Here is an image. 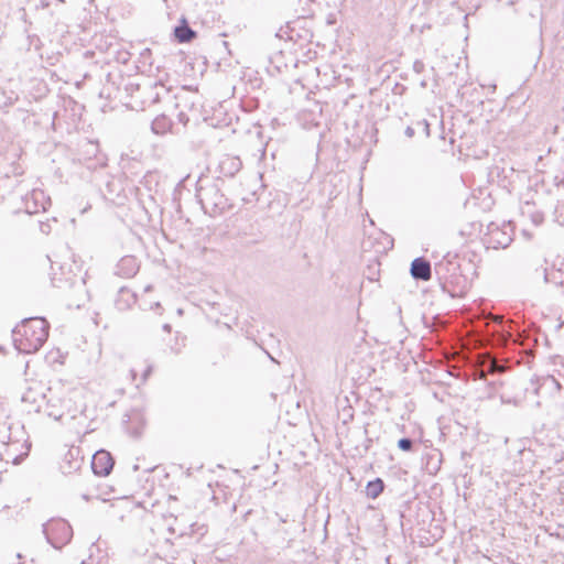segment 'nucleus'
Here are the masks:
<instances>
[{
    "mask_svg": "<svg viewBox=\"0 0 564 564\" xmlns=\"http://www.w3.org/2000/svg\"><path fill=\"white\" fill-rule=\"evenodd\" d=\"M533 205H531L530 203H525V206L523 209V214H528L531 221L535 225V226H540L543 221H544V214L540 210H535L533 209Z\"/></svg>",
    "mask_w": 564,
    "mask_h": 564,
    "instance_id": "nucleus-15",
    "label": "nucleus"
},
{
    "mask_svg": "<svg viewBox=\"0 0 564 564\" xmlns=\"http://www.w3.org/2000/svg\"><path fill=\"white\" fill-rule=\"evenodd\" d=\"M134 106L144 110L161 101L171 100V88L162 80L145 79L143 83H129L124 86Z\"/></svg>",
    "mask_w": 564,
    "mask_h": 564,
    "instance_id": "nucleus-3",
    "label": "nucleus"
},
{
    "mask_svg": "<svg viewBox=\"0 0 564 564\" xmlns=\"http://www.w3.org/2000/svg\"><path fill=\"white\" fill-rule=\"evenodd\" d=\"M555 47L558 51V57L564 63V32H558L555 36Z\"/></svg>",
    "mask_w": 564,
    "mask_h": 564,
    "instance_id": "nucleus-16",
    "label": "nucleus"
},
{
    "mask_svg": "<svg viewBox=\"0 0 564 564\" xmlns=\"http://www.w3.org/2000/svg\"><path fill=\"white\" fill-rule=\"evenodd\" d=\"M178 120L185 124L187 122L188 118L186 117L185 113L180 112L178 113Z\"/></svg>",
    "mask_w": 564,
    "mask_h": 564,
    "instance_id": "nucleus-25",
    "label": "nucleus"
},
{
    "mask_svg": "<svg viewBox=\"0 0 564 564\" xmlns=\"http://www.w3.org/2000/svg\"><path fill=\"white\" fill-rule=\"evenodd\" d=\"M419 126H423L426 135L430 134V124L426 120L417 122Z\"/></svg>",
    "mask_w": 564,
    "mask_h": 564,
    "instance_id": "nucleus-23",
    "label": "nucleus"
},
{
    "mask_svg": "<svg viewBox=\"0 0 564 564\" xmlns=\"http://www.w3.org/2000/svg\"><path fill=\"white\" fill-rule=\"evenodd\" d=\"M371 445H372V438L366 437L365 443H364V453H367L370 449Z\"/></svg>",
    "mask_w": 564,
    "mask_h": 564,
    "instance_id": "nucleus-22",
    "label": "nucleus"
},
{
    "mask_svg": "<svg viewBox=\"0 0 564 564\" xmlns=\"http://www.w3.org/2000/svg\"><path fill=\"white\" fill-rule=\"evenodd\" d=\"M162 328H163V330H164V332L170 333V332H171V329H172V326H171L170 324H164V325L162 326Z\"/></svg>",
    "mask_w": 564,
    "mask_h": 564,
    "instance_id": "nucleus-27",
    "label": "nucleus"
},
{
    "mask_svg": "<svg viewBox=\"0 0 564 564\" xmlns=\"http://www.w3.org/2000/svg\"><path fill=\"white\" fill-rule=\"evenodd\" d=\"M50 225L41 224V231L44 234H48Z\"/></svg>",
    "mask_w": 564,
    "mask_h": 564,
    "instance_id": "nucleus-26",
    "label": "nucleus"
},
{
    "mask_svg": "<svg viewBox=\"0 0 564 564\" xmlns=\"http://www.w3.org/2000/svg\"><path fill=\"white\" fill-rule=\"evenodd\" d=\"M226 182L220 176L210 178L202 176L196 183V197L204 213L210 217H219L234 209V203L224 189Z\"/></svg>",
    "mask_w": 564,
    "mask_h": 564,
    "instance_id": "nucleus-1",
    "label": "nucleus"
},
{
    "mask_svg": "<svg viewBox=\"0 0 564 564\" xmlns=\"http://www.w3.org/2000/svg\"><path fill=\"white\" fill-rule=\"evenodd\" d=\"M404 134L408 137V138H412L414 134H415V131L412 127L408 126L404 130Z\"/></svg>",
    "mask_w": 564,
    "mask_h": 564,
    "instance_id": "nucleus-24",
    "label": "nucleus"
},
{
    "mask_svg": "<svg viewBox=\"0 0 564 564\" xmlns=\"http://www.w3.org/2000/svg\"><path fill=\"white\" fill-rule=\"evenodd\" d=\"M312 1H313V0H305V2H306V3H310V2H312Z\"/></svg>",
    "mask_w": 564,
    "mask_h": 564,
    "instance_id": "nucleus-37",
    "label": "nucleus"
},
{
    "mask_svg": "<svg viewBox=\"0 0 564 564\" xmlns=\"http://www.w3.org/2000/svg\"><path fill=\"white\" fill-rule=\"evenodd\" d=\"M68 280H63L62 278L52 276V284L55 288H62L64 283H67Z\"/></svg>",
    "mask_w": 564,
    "mask_h": 564,
    "instance_id": "nucleus-18",
    "label": "nucleus"
},
{
    "mask_svg": "<svg viewBox=\"0 0 564 564\" xmlns=\"http://www.w3.org/2000/svg\"><path fill=\"white\" fill-rule=\"evenodd\" d=\"M12 337L19 352L34 354L47 340L48 324L43 317L25 318L12 330Z\"/></svg>",
    "mask_w": 564,
    "mask_h": 564,
    "instance_id": "nucleus-2",
    "label": "nucleus"
},
{
    "mask_svg": "<svg viewBox=\"0 0 564 564\" xmlns=\"http://www.w3.org/2000/svg\"><path fill=\"white\" fill-rule=\"evenodd\" d=\"M242 162L238 156L225 155L218 164V176L223 180L234 177L240 172Z\"/></svg>",
    "mask_w": 564,
    "mask_h": 564,
    "instance_id": "nucleus-8",
    "label": "nucleus"
},
{
    "mask_svg": "<svg viewBox=\"0 0 564 564\" xmlns=\"http://www.w3.org/2000/svg\"><path fill=\"white\" fill-rule=\"evenodd\" d=\"M414 447V441L410 437H402L398 441V448L403 452H412Z\"/></svg>",
    "mask_w": 564,
    "mask_h": 564,
    "instance_id": "nucleus-17",
    "label": "nucleus"
},
{
    "mask_svg": "<svg viewBox=\"0 0 564 564\" xmlns=\"http://www.w3.org/2000/svg\"><path fill=\"white\" fill-rule=\"evenodd\" d=\"M115 466V458L106 449L97 451L91 458V469L97 476H108Z\"/></svg>",
    "mask_w": 564,
    "mask_h": 564,
    "instance_id": "nucleus-6",
    "label": "nucleus"
},
{
    "mask_svg": "<svg viewBox=\"0 0 564 564\" xmlns=\"http://www.w3.org/2000/svg\"><path fill=\"white\" fill-rule=\"evenodd\" d=\"M563 270H564V261L561 262L560 268H558V271H563Z\"/></svg>",
    "mask_w": 564,
    "mask_h": 564,
    "instance_id": "nucleus-33",
    "label": "nucleus"
},
{
    "mask_svg": "<svg viewBox=\"0 0 564 564\" xmlns=\"http://www.w3.org/2000/svg\"><path fill=\"white\" fill-rule=\"evenodd\" d=\"M544 281H545V282H550V281H551V279H550V274H549V272H547V270H546V269H544Z\"/></svg>",
    "mask_w": 564,
    "mask_h": 564,
    "instance_id": "nucleus-28",
    "label": "nucleus"
},
{
    "mask_svg": "<svg viewBox=\"0 0 564 564\" xmlns=\"http://www.w3.org/2000/svg\"><path fill=\"white\" fill-rule=\"evenodd\" d=\"M83 498H84L85 500H89V497H88L87 495H84V496H83Z\"/></svg>",
    "mask_w": 564,
    "mask_h": 564,
    "instance_id": "nucleus-35",
    "label": "nucleus"
},
{
    "mask_svg": "<svg viewBox=\"0 0 564 564\" xmlns=\"http://www.w3.org/2000/svg\"><path fill=\"white\" fill-rule=\"evenodd\" d=\"M4 351V348L2 346H0V352H3Z\"/></svg>",
    "mask_w": 564,
    "mask_h": 564,
    "instance_id": "nucleus-36",
    "label": "nucleus"
},
{
    "mask_svg": "<svg viewBox=\"0 0 564 564\" xmlns=\"http://www.w3.org/2000/svg\"><path fill=\"white\" fill-rule=\"evenodd\" d=\"M250 513H251V510H248V511L245 513L243 518H245V519H247V517H248Z\"/></svg>",
    "mask_w": 564,
    "mask_h": 564,
    "instance_id": "nucleus-34",
    "label": "nucleus"
},
{
    "mask_svg": "<svg viewBox=\"0 0 564 564\" xmlns=\"http://www.w3.org/2000/svg\"><path fill=\"white\" fill-rule=\"evenodd\" d=\"M299 22L300 21H297V23ZM295 24H296V22H293L292 24L288 23V25H286L288 31H284V33L288 34V39L290 41H295V42L299 40L311 42V39L313 37V33L310 30H304L303 33H300L296 30ZM282 32H283V29H281L280 32L276 33V36L283 37Z\"/></svg>",
    "mask_w": 564,
    "mask_h": 564,
    "instance_id": "nucleus-12",
    "label": "nucleus"
},
{
    "mask_svg": "<svg viewBox=\"0 0 564 564\" xmlns=\"http://www.w3.org/2000/svg\"><path fill=\"white\" fill-rule=\"evenodd\" d=\"M174 36L178 43H189L197 36V33L189 26L186 19L182 18L180 24L174 28Z\"/></svg>",
    "mask_w": 564,
    "mask_h": 564,
    "instance_id": "nucleus-10",
    "label": "nucleus"
},
{
    "mask_svg": "<svg viewBox=\"0 0 564 564\" xmlns=\"http://www.w3.org/2000/svg\"><path fill=\"white\" fill-rule=\"evenodd\" d=\"M152 370H153V366L152 365H148L147 368L144 369L143 373H142V382H145L148 380V378L152 373Z\"/></svg>",
    "mask_w": 564,
    "mask_h": 564,
    "instance_id": "nucleus-20",
    "label": "nucleus"
},
{
    "mask_svg": "<svg viewBox=\"0 0 564 564\" xmlns=\"http://www.w3.org/2000/svg\"><path fill=\"white\" fill-rule=\"evenodd\" d=\"M512 228L505 225L502 228L491 224L487 237V243L494 249H505L512 242Z\"/></svg>",
    "mask_w": 564,
    "mask_h": 564,
    "instance_id": "nucleus-5",
    "label": "nucleus"
},
{
    "mask_svg": "<svg viewBox=\"0 0 564 564\" xmlns=\"http://www.w3.org/2000/svg\"><path fill=\"white\" fill-rule=\"evenodd\" d=\"M43 533L46 541L56 550L69 543L73 538V529L64 519H51L44 523Z\"/></svg>",
    "mask_w": 564,
    "mask_h": 564,
    "instance_id": "nucleus-4",
    "label": "nucleus"
},
{
    "mask_svg": "<svg viewBox=\"0 0 564 564\" xmlns=\"http://www.w3.org/2000/svg\"><path fill=\"white\" fill-rule=\"evenodd\" d=\"M413 70L417 74L422 73L424 70V63L420 59H416L413 63Z\"/></svg>",
    "mask_w": 564,
    "mask_h": 564,
    "instance_id": "nucleus-19",
    "label": "nucleus"
},
{
    "mask_svg": "<svg viewBox=\"0 0 564 564\" xmlns=\"http://www.w3.org/2000/svg\"><path fill=\"white\" fill-rule=\"evenodd\" d=\"M384 488V481L378 477L367 482L366 496L370 499H377L383 492Z\"/></svg>",
    "mask_w": 564,
    "mask_h": 564,
    "instance_id": "nucleus-13",
    "label": "nucleus"
},
{
    "mask_svg": "<svg viewBox=\"0 0 564 564\" xmlns=\"http://www.w3.org/2000/svg\"><path fill=\"white\" fill-rule=\"evenodd\" d=\"M172 127V121L165 115L158 116L151 124V129L155 134H164Z\"/></svg>",
    "mask_w": 564,
    "mask_h": 564,
    "instance_id": "nucleus-14",
    "label": "nucleus"
},
{
    "mask_svg": "<svg viewBox=\"0 0 564 564\" xmlns=\"http://www.w3.org/2000/svg\"><path fill=\"white\" fill-rule=\"evenodd\" d=\"M137 301L135 294L126 286L119 289L115 300V306L118 311H126Z\"/></svg>",
    "mask_w": 564,
    "mask_h": 564,
    "instance_id": "nucleus-11",
    "label": "nucleus"
},
{
    "mask_svg": "<svg viewBox=\"0 0 564 564\" xmlns=\"http://www.w3.org/2000/svg\"><path fill=\"white\" fill-rule=\"evenodd\" d=\"M539 42H541V39H539ZM538 51H539V55H541V53H542L541 43H539V45H538Z\"/></svg>",
    "mask_w": 564,
    "mask_h": 564,
    "instance_id": "nucleus-32",
    "label": "nucleus"
},
{
    "mask_svg": "<svg viewBox=\"0 0 564 564\" xmlns=\"http://www.w3.org/2000/svg\"><path fill=\"white\" fill-rule=\"evenodd\" d=\"M26 455H28V452H26V453H24V454H21V455H17V456H14V457L12 458V463H13L14 465H19V464L24 459V457H25Z\"/></svg>",
    "mask_w": 564,
    "mask_h": 564,
    "instance_id": "nucleus-21",
    "label": "nucleus"
},
{
    "mask_svg": "<svg viewBox=\"0 0 564 564\" xmlns=\"http://www.w3.org/2000/svg\"><path fill=\"white\" fill-rule=\"evenodd\" d=\"M442 268H443V264H437L435 267V271H436L437 274H440V271H441Z\"/></svg>",
    "mask_w": 564,
    "mask_h": 564,
    "instance_id": "nucleus-30",
    "label": "nucleus"
},
{
    "mask_svg": "<svg viewBox=\"0 0 564 564\" xmlns=\"http://www.w3.org/2000/svg\"><path fill=\"white\" fill-rule=\"evenodd\" d=\"M410 274L416 281H430L432 279L431 262L424 257H417L411 262Z\"/></svg>",
    "mask_w": 564,
    "mask_h": 564,
    "instance_id": "nucleus-7",
    "label": "nucleus"
},
{
    "mask_svg": "<svg viewBox=\"0 0 564 564\" xmlns=\"http://www.w3.org/2000/svg\"><path fill=\"white\" fill-rule=\"evenodd\" d=\"M551 380L556 386L557 389H561V384L553 377H551Z\"/></svg>",
    "mask_w": 564,
    "mask_h": 564,
    "instance_id": "nucleus-29",
    "label": "nucleus"
},
{
    "mask_svg": "<svg viewBox=\"0 0 564 564\" xmlns=\"http://www.w3.org/2000/svg\"><path fill=\"white\" fill-rule=\"evenodd\" d=\"M462 459L464 460L467 456H469V454L465 451L462 452Z\"/></svg>",
    "mask_w": 564,
    "mask_h": 564,
    "instance_id": "nucleus-31",
    "label": "nucleus"
},
{
    "mask_svg": "<svg viewBox=\"0 0 564 564\" xmlns=\"http://www.w3.org/2000/svg\"><path fill=\"white\" fill-rule=\"evenodd\" d=\"M116 274L123 278H132L139 271V262L134 256H124L117 263Z\"/></svg>",
    "mask_w": 564,
    "mask_h": 564,
    "instance_id": "nucleus-9",
    "label": "nucleus"
}]
</instances>
